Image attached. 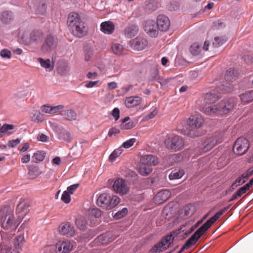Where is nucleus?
<instances>
[{"instance_id": "c85d7f7f", "label": "nucleus", "mask_w": 253, "mask_h": 253, "mask_svg": "<svg viewBox=\"0 0 253 253\" xmlns=\"http://www.w3.org/2000/svg\"><path fill=\"white\" fill-rule=\"evenodd\" d=\"M226 41V39L224 37H215L212 42V45L211 47V50L213 51L215 48L220 46Z\"/></svg>"}, {"instance_id": "9b49d317", "label": "nucleus", "mask_w": 253, "mask_h": 253, "mask_svg": "<svg viewBox=\"0 0 253 253\" xmlns=\"http://www.w3.org/2000/svg\"><path fill=\"white\" fill-rule=\"evenodd\" d=\"M249 148V141L244 137H239L236 140L234 143L233 151L235 154L242 155L247 151Z\"/></svg>"}, {"instance_id": "ddd939ff", "label": "nucleus", "mask_w": 253, "mask_h": 253, "mask_svg": "<svg viewBox=\"0 0 253 253\" xmlns=\"http://www.w3.org/2000/svg\"><path fill=\"white\" fill-rule=\"evenodd\" d=\"M113 188L116 193L122 195L126 194L129 189L126 181L120 178L117 179L114 181Z\"/></svg>"}, {"instance_id": "603ef678", "label": "nucleus", "mask_w": 253, "mask_h": 253, "mask_svg": "<svg viewBox=\"0 0 253 253\" xmlns=\"http://www.w3.org/2000/svg\"><path fill=\"white\" fill-rule=\"evenodd\" d=\"M135 141V138H131L125 142L122 146L125 148H129L134 144Z\"/></svg>"}, {"instance_id": "680f3d73", "label": "nucleus", "mask_w": 253, "mask_h": 253, "mask_svg": "<svg viewBox=\"0 0 253 253\" xmlns=\"http://www.w3.org/2000/svg\"><path fill=\"white\" fill-rule=\"evenodd\" d=\"M120 133V130L115 127H112L110 129L108 132V135L109 136H112L113 135H115L117 134Z\"/></svg>"}, {"instance_id": "774afa93", "label": "nucleus", "mask_w": 253, "mask_h": 253, "mask_svg": "<svg viewBox=\"0 0 253 253\" xmlns=\"http://www.w3.org/2000/svg\"><path fill=\"white\" fill-rule=\"evenodd\" d=\"M38 139L42 142H47L48 137L43 134H41L38 136Z\"/></svg>"}, {"instance_id": "2eb2a0df", "label": "nucleus", "mask_w": 253, "mask_h": 253, "mask_svg": "<svg viewBox=\"0 0 253 253\" xmlns=\"http://www.w3.org/2000/svg\"><path fill=\"white\" fill-rule=\"evenodd\" d=\"M219 98L218 93L216 90H212L207 93L204 97V101L206 103L204 111L205 112L206 107L214 105V104H213V103L217 101Z\"/></svg>"}, {"instance_id": "20e7f679", "label": "nucleus", "mask_w": 253, "mask_h": 253, "mask_svg": "<svg viewBox=\"0 0 253 253\" xmlns=\"http://www.w3.org/2000/svg\"><path fill=\"white\" fill-rule=\"evenodd\" d=\"M186 225H183L180 228L178 229L169 235L164 236L160 241L154 245L149 251L150 253H161L167 250L173 242L174 238V234L178 235L181 233V231H184Z\"/></svg>"}, {"instance_id": "423d86ee", "label": "nucleus", "mask_w": 253, "mask_h": 253, "mask_svg": "<svg viewBox=\"0 0 253 253\" xmlns=\"http://www.w3.org/2000/svg\"><path fill=\"white\" fill-rule=\"evenodd\" d=\"M43 38L42 32L40 30H34L29 34L23 32L19 34V42L25 45L41 42Z\"/></svg>"}, {"instance_id": "4c0bfd02", "label": "nucleus", "mask_w": 253, "mask_h": 253, "mask_svg": "<svg viewBox=\"0 0 253 253\" xmlns=\"http://www.w3.org/2000/svg\"><path fill=\"white\" fill-rule=\"evenodd\" d=\"M201 51L200 44L198 42L193 43L190 48V51L193 55H198Z\"/></svg>"}, {"instance_id": "864d4df0", "label": "nucleus", "mask_w": 253, "mask_h": 253, "mask_svg": "<svg viewBox=\"0 0 253 253\" xmlns=\"http://www.w3.org/2000/svg\"><path fill=\"white\" fill-rule=\"evenodd\" d=\"M60 138L65 141H70L71 139V135L69 132L65 131L60 134Z\"/></svg>"}, {"instance_id": "a18cd8bd", "label": "nucleus", "mask_w": 253, "mask_h": 253, "mask_svg": "<svg viewBox=\"0 0 253 253\" xmlns=\"http://www.w3.org/2000/svg\"><path fill=\"white\" fill-rule=\"evenodd\" d=\"M127 209L126 208H123L121 211L117 212L114 215L116 219H120L125 216L127 213Z\"/></svg>"}, {"instance_id": "0e129e2a", "label": "nucleus", "mask_w": 253, "mask_h": 253, "mask_svg": "<svg viewBox=\"0 0 253 253\" xmlns=\"http://www.w3.org/2000/svg\"><path fill=\"white\" fill-rule=\"evenodd\" d=\"M99 82V81H89L85 84L86 88H92Z\"/></svg>"}, {"instance_id": "f3484780", "label": "nucleus", "mask_w": 253, "mask_h": 253, "mask_svg": "<svg viewBox=\"0 0 253 253\" xmlns=\"http://www.w3.org/2000/svg\"><path fill=\"white\" fill-rule=\"evenodd\" d=\"M158 29L161 31H167L169 30L170 22L169 18L164 15H159L157 20Z\"/></svg>"}, {"instance_id": "4be33fe9", "label": "nucleus", "mask_w": 253, "mask_h": 253, "mask_svg": "<svg viewBox=\"0 0 253 253\" xmlns=\"http://www.w3.org/2000/svg\"><path fill=\"white\" fill-rule=\"evenodd\" d=\"M29 207V204L27 201L23 200L20 202L16 208V212L19 214V217L23 218L27 213Z\"/></svg>"}, {"instance_id": "9d476101", "label": "nucleus", "mask_w": 253, "mask_h": 253, "mask_svg": "<svg viewBox=\"0 0 253 253\" xmlns=\"http://www.w3.org/2000/svg\"><path fill=\"white\" fill-rule=\"evenodd\" d=\"M222 136L221 133H218L214 136L207 138L200 146L201 151L203 152H206L210 150L216 143H220L222 141Z\"/></svg>"}, {"instance_id": "338daca9", "label": "nucleus", "mask_w": 253, "mask_h": 253, "mask_svg": "<svg viewBox=\"0 0 253 253\" xmlns=\"http://www.w3.org/2000/svg\"><path fill=\"white\" fill-rule=\"evenodd\" d=\"M242 179L241 177L238 178L235 182L233 183L231 186L233 189L235 188V187H237L238 186L240 185L242 183Z\"/></svg>"}, {"instance_id": "a19ab883", "label": "nucleus", "mask_w": 253, "mask_h": 253, "mask_svg": "<svg viewBox=\"0 0 253 253\" xmlns=\"http://www.w3.org/2000/svg\"><path fill=\"white\" fill-rule=\"evenodd\" d=\"M88 215L90 218H98L101 216L102 213L100 210L97 208L90 209L88 211Z\"/></svg>"}, {"instance_id": "f704fd0d", "label": "nucleus", "mask_w": 253, "mask_h": 253, "mask_svg": "<svg viewBox=\"0 0 253 253\" xmlns=\"http://www.w3.org/2000/svg\"><path fill=\"white\" fill-rule=\"evenodd\" d=\"M129 120L128 117H126L122 120V124L121 125V127L125 129H129L134 127L135 125L132 121L126 123Z\"/></svg>"}, {"instance_id": "6e6d98bb", "label": "nucleus", "mask_w": 253, "mask_h": 253, "mask_svg": "<svg viewBox=\"0 0 253 253\" xmlns=\"http://www.w3.org/2000/svg\"><path fill=\"white\" fill-rule=\"evenodd\" d=\"M250 188L246 187V184L244 186L240 187L237 191V195L240 196V197L244 194H245L247 190H249Z\"/></svg>"}, {"instance_id": "e2e57ef3", "label": "nucleus", "mask_w": 253, "mask_h": 253, "mask_svg": "<svg viewBox=\"0 0 253 253\" xmlns=\"http://www.w3.org/2000/svg\"><path fill=\"white\" fill-rule=\"evenodd\" d=\"M112 115L116 121L118 120L120 117V110L117 108H115L112 111Z\"/></svg>"}, {"instance_id": "a878e982", "label": "nucleus", "mask_w": 253, "mask_h": 253, "mask_svg": "<svg viewBox=\"0 0 253 253\" xmlns=\"http://www.w3.org/2000/svg\"><path fill=\"white\" fill-rule=\"evenodd\" d=\"M60 115L66 120H75L77 118L76 112L72 109L62 110L60 113Z\"/></svg>"}, {"instance_id": "79ce46f5", "label": "nucleus", "mask_w": 253, "mask_h": 253, "mask_svg": "<svg viewBox=\"0 0 253 253\" xmlns=\"http://www.w3.org/2000/svg\"><path fill=\"white\" fill-rule=\"evenodd\" d=\"M84 59L86 61H88L93 55V49L90 46L86 47L84 50Z\"/></svg>"}, {"instance_id": "5701e85b", "label": "nucleus", "mask_w": 253, "mask_h": 253, "mask_svg": "<svg viewBox=\"0 0 253 253\" xmlns=\"http://www.w3.org/2000/svg\"><path fill=\"white\" fill-rule=\"evenodd\" d=\"M115 29V25L112 22L105 21L102 22L100 25V30L106 34H111Z\"/></svg>"}, {"instance_id": "4468645a", "label": "nucleus", "mask_w": 253, "mask_h": 253, "mask_svg": "<svg viewBox=\"0 0 253 253\" xmlns=\"http://www.w3.org/2000/svg\"><path fill=\"white\" fill-rule=\"evenodd\" d=\"M144 31L151 37H156L158 35V29L155 21L148 20L144 24Z\"/></svg>"}, {"instance_id": "13d9d810", "label": "nucleus", "mask_w": 253, "mask_h": 253, "mask_svg": "<svg viewBox=\"0 0 253 253\" xmlns=\"http://www.w3.org/2000/svg\"><path fill=\"white\" fill-rule=\"evenodd\" d=\"M41 110L45 113L52 114V106L46 105H42L41 107Z\"/></svg>"}, {"instance_id": "7ed1b4c3", "label": "nucleus", "mask_w": 253, "mask_h": 253, "mask_svg": "<svg viewBox=\"0 0 253 253\" xmlns=\"http://www.w3.org/2000/svg\"><path fill=\"white\" fill-rule=\"evenodd\" d=\"M235 105V99L225 98L216 105L206 107L205 108V113L208 114H217L219 115L226 114L233 109Z\"/></svg>"}, {"instance_id": "72a5a7b5", "label": "nucleus", "mask_w": 253, "mask_h": 253, "mask_svg": "<svg viewBox=\"0 0 253 253\" xmlns=\"http://www.w3.org/2000/svg\"><path fill=\"white\" fill-rule=\"evenodd\" d=\"M14 126L13 125L4 124L2 126L0 127V137L4 134H10L9 131L13 129Z\"/></svg>"}, {"instance_id": "39448f33", "label": "nucleus", "mask_w": 253, "mask_h": 253, "mask_svg": "<svg viewBox=\"0 0 253 253\" xmlns=\"http://www.w3.org/2000/svg\"><path fill=\"white\" fill-rule=\"evenodd\" d=\"M0 220L4 229L14 230L19 224L15 220L13 213L8 207H4L0 211Z\"/></svg>"}, {"instance_id": "bb28decb", "label": "nucleus", "mask_w": 253, "mask_h": 253, "mask_svg": "<svg viewBox=\"0 0 253 253\" xmlns=\"http://www.w3.org/2000/svg\"><path fill=\"white\" fill-rule=\"evenodd\" d=\"M0 17L2 23L7 24L13 20V15L11 11H4L1 13Z\"/></svg>"}, {"instance_id": "aec40b11", "label": "nucleus", "mask_w": 253, "mask_h": 253, "mask_svg": "<svg viewBox=\"0 0 253 253\" xmlns=\"http://www.w3.org/2000/svg\"><path fill=\"white\" fill-rule=\"evenodd\" d=\"M59 233L68 237H72L75 234L74 227L69 223H61L59 226Z\"/></svg>"}, {"instance_id": "2f4dec72", "label": "nucleus", "mask_w": 253, "mask_h": 253, "mask_svg": "<svg viewBox=\"0 0 253 253\" xmlns=\"http://www.w3.org/2000/svg\"><path fill=\"white\" fill-rule=\"evenodd\" d=\"M184 174L183 169L173 170L169 175V178L170 180L177 179L181 178Z\"/></svg>"}, {"instance_id": "c9c22d12", "label": "nucleus", "mask_w": 253, "mask_h": 253, "mask_svg": "<svg viewBox=\"0 0 253 253\" xmlns=\"http://www.w3.org/2000/svg\"><path fill=\"white\" fill-rule=\"evenodd\" d=\"M32 120L36 123H41L43 121L42 115L38 111L34 110L32 113Z\"/></svg>"}, {"instance_id": "c03bdc74", "label": "nucleus", "mask_w": 253, "mask_h": 253, "mask_svg": "<svg viewBox=\"0 0 253 253\" xmlns=\"http://www.w3.org/2000/svg\"><path fill=\"white\" fill-rule=\"evenodd\" d=\"M45 157V153L43 151H38L35 153L33 157L35 162H41L43 161Z\"/></svg>"}, {"instance_id": "5fc2aeb1", "label": "nucleus", "mask_w": 253, "mask_h": 253, "mask_svg": "<svg viewBox=\"0 0 253 253\" xmlns=\"http://www.w3.org/2000/svg\"><path fill=\"white\" fill-rule=\"evenodd\" d=\"M20 142V140L19 138L16 139H13L9 141L8 143V146L11 148L16 147Z\"/></svg>"}, {"instance_id": "bf43d9fd", "label": "nucleus", "mask_w": 253, "mask_h": 253, "mask_svg": "<svg viewBox=\"0 0 253 253\" xmlns=\"http://www.w3.org/2000/svg\"><path fill=\"white\" fill-rule=\"evenodd\" d=\"M64 106L62 105H59L56 106H52V114H55L63 110Z\"/></svg>"}, {"instance_id": "052dcab7", "label": "nucleus", "mask_w": 253, "mask_h": 253, "mask_svg": "<svg viewBox=\"0 0 253 253\" xmlns=\"http://www.w3.org/2000/svg\"><path fill=\"white\" fill-rule=\"evenodd\" d=\"M79 185V184H75L69 186L67 188V192H68L70 194H73L74 192L78 188Z\"/></svg>"}, {"instance_id": "58836bf2", "label": "nucleus", "mask_w": 253, "mask_h": 253, "mask_svg": "<svg viewBox=\"0 0 253 253\" xmlns=\"http://www.w3.org/2000/svg\"><path fill=\"white\" fill-rule=\"evenodd\" d=\"M76 224L80 230H84L86 228V221L83 217H80L76 220Z\"/></svg>"}, {"instance_id": "f257e3e1", "label": "nucleus", "mask_w": 253, "mask_h": 253, "mask_svg": "<svg viewBox=\"0 0 253 253\" xmlns=\"http://www.w3.org/2000/svg\"><path fill=\"white\" fill-rule=\"evenodd\" d=\"M228 209V207L217 211L212 217L208 219L202 225L186 242L178 253L183 252L185 250L188 249L193 246L203 236V235L211 226V225Z\"/></svg>"}, {"instance_id": "1a4fd4ad", "label": "nucleus", "mask_w": 253, "mask_h": 253, "mask_svg": "<svg viewBox=\"0 0 253 253\" xmlns=\"http://www.w3.org/2000/svg\"><path fill=\"white\" fill-rule=\"evenodd\" d=\"M167 148L174 151L180 150L184 147V142L181 137L175 135L168 138L165 141Z\"/></svg>"}, {"instance_id": "ea45409f", "label": "nucleus", "mask_w": 253, "mask_h": 253, "mask_svg": "<svg viewBox=\"0 0 253 253\" xmlns=\"http://www.w3.org/2000/svg\"><path fill=\"white\" fill-rule=\"evenodd\" d=\"M222 93H226L231 92L233 90V86L229 83H226L220 87Z\"/></svg>"}, {"instance_id": "4d7b16f0", "label": "nucleus", "mask_w": 253, "mask_h": 253, "mask_svg": "<svg viewBox=\"0 0 253 253\" xmlns=\"http://www.w3.org/2000/svg\"><path fill=\"white\" fill-rule=\"evenodd\" d=\"M157 114L158 110L156 108H155L152 112L145 117V119L146 120H149L151 119H153L157 115Z\"/></svg>"}, {"instance_id": "e433bc0d", "label": "nucleus", "mask_w": 253, "mask_h": 253, "mask_svg": "<svg viewBox=\"0 0 253 253\" xmlns=\"http://www.w3.org/2000/svg\"><path fill=\"white\" fill-rule=\"evenodd\" d=\"M236 72L232 69L227 70L225 75V79L227 81H232L236 78Z\"/></svg>"}, {"instance_id": "b1692460", "label": "nucleus", "mask_w": 253, "mask_h": 253, "mask_svg": "<svg viewBox=\"0 0 253 253\" xmlns=\"http://www.w3.org/2000/svg\"><path fill=\"white\" fill-rule=\"evenodd\" d=\"M142 99L139 96H130L126 98L125 104L128 108H131L140 104Z\"/></svg>"}, {"instance_id": "6e6552de", "label": "nucleus", "mask_w": 253, "mask_h": 253, "mask_svg": "<svg viewBox=\"0 0 253 253\" xmlns=\"http://www.w3.org/2000/svg\"><path fill=\"white\" fill-rule=\"evenodd\" d=\"M120 203L119 198L116 196H111L107 193L101 194L97 199V205L106 210H110Z\"/></svg>"}, {"instance_id": "cd10ccee", "label": "nucleus", "mask_w": 253, "mask_h": 253, "mask_svg": "<svg viewBox=\"0 0 253 253\" xmlns=\"http://www.w3.org/2000/svg\"><path fill=\"white\" fill-rule=\"evenodd\" d=\"M39 168L37 166H31L29 168L28 173V177L30 179H34L38 177L41 174Z\"/></svg>"}, {"instance_id": "412c9836", "label": "nucleus", "mask_w": 253, "mask_h": 253, "mask_svg": "<svg viewBox=\"0 0 253 253\" xmlns=\"http://www.w3.org/2000/svg\"><path fill=\"white\" fill-rule=\"evenodd\" d=\"M170 192L169 190L164 189L159 192L154 198L156 204L160 205L166 201L170 197Z\"/></svg>"}, {"instance_id": "393cba45", "label": "nucleus", "mask_w": 253, "mask_h": 253, "mask_svg": "<svg viewBox=\"0 0 253 253\" xmlns=\"http://www.w3.org/2000/svg\"><path fill=\"white\" fill-rule=\"evenodd\" d=\"M138 32V28L135 25H131L127 26L125 29V35L128 38L135 36Z\"/></svg>"}, {"instance_id": "69168bd1", "label": "nucleus", "mask_w": 253, "mask_h": 253, "mask_svg": "<svg viewBox=\"0 0 253 253\" xmlns=\"http://www.w3.org/2000/svg\"><path fill=\"white\" fill-rule=\"evenodd\" d=\"M98 242L101 244H106L107 243L108 240L106 239V236L104 235H101L97 238Z\"/></svg>"}, {"instance_id": "de8ad7c7", "label": "nucleus", "mask_w": 253, "mask_h": 253, "mask_svg": "<svg viewBox=\"0 0 253 253\" xmlns=\"http://www.w3.org/2000/svg\"><path fill=\"white\" fill-rule=\"evenodd\" d=\"M70 71V68L68 66L60 67L58 68V72L61 76H66Z\"/></svg>"}, {"instance_id": "f8f14e48", "label": "nucleus", "mask_w": 253, "mask_h": 253, "mask_svg": "<svg viewBox=\"0 0 253 253\" xmlns=\"http://www.w3.org/2000/svg\"><path fill=\"white\" fill-rule=\"evenodd\" d=\"M57 45V39L51 35L46 37L42 46L41 50L46 53L55 49Z\"/></svg>"}, {"instance_id": "7c9ffc66", "label": "nucleus", "mask_w": 253, "mask_h": 253, "mask_svg": "<svg viewBox=\"0 0 253 253\" xmlns=\"http://www.w3.org/2000/svg\"><path fill=\"white\" fill-rule=\"evenodd\" d=\"M111 49L113 52L116 55L120 56L123 54L124 47L120 43H115L112 44Z\"/></svg>"}, {"instance_id": "6ab92c4d", "label": "nucleus", "mask_w": 253, "mask_h": 253, "mask_svg": "<svg viewBox=\"0 0 253 253\" xmlns=\"http://www.w3.org/2000/svg\"><path fill=\"white\" fill-rule=\"evenodd\" d=\"M204 124V119L200 115L191 116L187 121L188 126L194 128H199Z\"/></svg>"}, {"instance_id": "0eeeda50", "label": "nucleus", "mask_w": 253, "mask_h": 253, "mask_svg": "<svg viewBox=\"0 0 253 253\" xmlns=\"http://www.w3.org/2000/svg\"><path fill=\"white\" fill-rule=\"evenodd\" d=\"M158 163L157 158L151 155H145L141 157L138 167L139 173L143 176L149 175L152 171V166Z\"/></svg>"}, {"instance_id": "f03ea898", "label": "nucleus", "mask_w": 253, "mask_h": 253, "mask_svg": "<svg viewBox=\"0 0 253 253\" xmlns=\"http://www.w3.org/2000/svg\"><path fill=\"white\" fill-rule=\"evenodd\" d=\"M67 23L75 36L82 38L86 35L87 28L78 13L71 12L68 16Z\"/></svg>"}, {"instance_id": "37998d69", "label": "nucleus", "mask_w": 253, "mask_h": 253, "mask_svg": "<svg viewBox=\"0 0 253 253\" xmlns=\"http://www.w3.org/2000/svg\"><path fill=\"white\" fill-rule=\"evenodd\" d=\"M38 61L40 63L41 66L44 68L48 69L51 67V61L49 59L44 60L40 57L38 58Z\"/></svg>"}, {"instance_id": "09e8293b", "label": "nucleus", "mask_w": 253, "mask_h": 253, "mask_svg": "<svg viewBox=\"0 0 253 253\" xmlns=\"http://www.w3.org/2000/svg\"><path fill=\"white\" fill-rule=\"evenodd\" d=\"M184 134L191 137H194L200 136L201 135V132L197 130L190 129L184 132Z\"/></svg>"}, {"instance_id": "3c124183", "label": "nucleus", "mask_w": 253, "mask_h": 253, "mask_svg": "<svg viewBox=\"0 0 253 253\" xmlns=\"http://www.w3.org/2000/svg\"><path fill=\"white\" fill-rule=\"evenodd\" d=\"M11 55V52L7 49H2L0 52V55L4 58L10 59Z\"/></svg>"}, {"instance_id": "8fccbe9b", "label": "nucleus", "mask_w": 253, "mask_h": 253, "mask_svg": "<svg viewBox=\"0 0 253 253\" xmlns=\"http://www.w3.org/2000/svg\"><path fill=\"white\" fill-rule=\"evenodd\" d=\"M70 194H70L67 191H65L63 193L61 196L62 201L66 204L70 203V202L71 201Z\"/></svg>"}, {"instance_id": "a211bd4d", "label": "nucleus", "mask_w": 253, "mask_h": 253, "mask_svg": "<svg viewBox=\"0 0 253 253\" xmlns=\"http://www.w3.org/2000/svg\"><path fill=\"white\" fill-rule=\"evenodd\" d=\"M73 246L68 241H59L56 244L57 253H68L72 249Z\"/></svg>"}, {"instance_id": "dca6fc26", "label": "nucleus", "mask_w": 253, "mask_h": 253, "mask_svg": "<svg viewBox=\"0 0 253 253\" xmlns=\"http://www.w3.org/2000/svg\"><path fill=\"white\" fill-rule=\"evenodd\" d=\"M148 42L146 39L137 37L130 41V45L134 49L141 50L147 47Z\"/></svg>"}, {"instance_id": "49530a36", "label": "nucleus", "mask_w": 253, "mask_h": 253, "mask_svg": "<svg viewBox=\"0 0 253 253\" xmlns=\"http://www.w3.org/2000/svg\"><path fill=\"white\" fill-rule=\"evenodd\" d=\"M122 153V150L120 149L115 150L110 155L109 160L111 162H113Z\"/></svg>"}, {"instance_id": "473e14b6", "label": "nucleus", "mask_w": 253, "mask_h": 253, "mask_svg": "<svg viewBox=\"0 0 253 253\" xmlns=\"http://www.w3.org/2000/svg\"><path fill=\"white\" fill-rule=\"evenodd\" d=\"M25 240L23 235L17 236L14 239V246L16 250H22Z\"/></svg>"}, {"instance_id": "c756f323", "label": "nucleus", "mask_w": 253, "mask_h": 253, "mask_svg": "<svg viewBox=\"0 0 253 253\" xmlns=\"http://www.w3.org/2000/svg\"><path fill=\"white\" fill-rule=\"evenodd\" d=\"M240 99L242 102L248 103L253 101V90L246 91L240 95Z\"/></svg>"}]
</instances>
